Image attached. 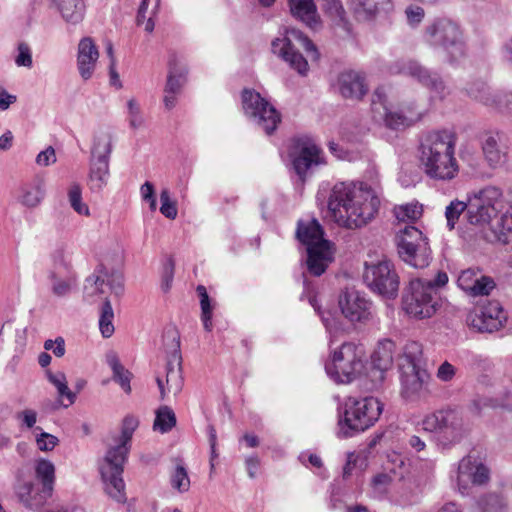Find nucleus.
Instances as JSON below:
<instances>
[{"label":"nucleus","mask_w":512,"mask_h":512,"mask_svg":"<svg viewBox=\"0 0 512 512\" xmlns=\"http://www.w3.org/2000/svg\"><path fill=\"white\" fill-rule=\"evenodd\" d=\"M62 19L69 25L81 23L85 16V3L83 0H53Z\"/></svg>","instance_id":"obj_32"},{"label":"nucleus","mask_w":512,"mask_h":512,"mask_svg":"<svg viewBox=\"0 0 512 512\" xmlns=\"http://www.w3.org/2000/svg\"><path fill=\"white\" fill-rule=\"evenodd\" d=\"M401 395L406 400H419L429 394V373L421 366L399 365Z\"/></svg>","instance_id":"obj_18"},{"label":"nucleus","mask_w":512,"mask_h":512,"mask_svg":"<svg viewBox=\"0 0 512 512\" xmlns=\"http://www.w3.org/2000/svg\"><path fill=\"white\" fill-rule=\"evenodd\" d=\"M380 200L374 190L362 182H338L330 192L327 217L347 229H358L371 222Z\"/></svg>","instance_id":"obj_1"},{"label":"nucleus","mask_w":512,"mask_h":512,"mask_svg":"<svg viewBox=\"0 0 512 512\" xmlns=\"http://www.w3.org/2000/svg\"><path fill=\"white\" fill-rule=\"evenodd\" d=\"M197 293L200 297L201 320L203 322L204 329L210 332L212 330V306L210 298L206 288L202 285L197 287Z\"/></svg>","instance_id":"obj_47"},{"label":"nucleus","mask_w":512,"mask_h":512,"mask_svg":"<svg viewBox=\"0 0 512 512\" xmlns=\"http://www.w3.org/2000/svg\"><path fill=\"white\" fill-rule=\"evenodd\" d=\"M383 412V404L375 397H349L339 409L336 435L349 438L372 427Z\"/></svg>","instance_id":"obj_5"},{"label":"nucleus","mask_w":512,"mask_h":512,"mask_svg":"<svg viewBox=\"0 0 512 512\" xmlns=\"http://www.w3.org/2000/svg\"><path fill=\"white\" fill-rule=\"evenodd\" d=\"M16 495L19 501L29 510H38L51 496L44 494V488L39 490L31 481L20 483L16 487Z\"/></svg>","instance_id":"obj_29"},{"label":"nucleus","mask_w":512,"mask_h":512,"mask_svg":"<svg viewBox=\"0 0 512 512\" xmlns=\"http://www.w3.org/2000/svg\"><path fill=\"white\" fill-rule=\"evenodd\" d=\"M321 317L330 335L329 354L324 366L325 373L336 384H351L365 373L367 363L365 349L355 341L338 344L334 336L339 330L338 322L330 313H323Z\"/></svg>","instance_id":"obj_2"},{"label":"nucleus","mask_w":512,"mask_h":512,"mask_svg":"<svg viewBox=\"0 0 512 512\" xmlns=\"http://www.w3.org/2000/svg\"><path fill=\"white\" fill-rule=\"evenodd\" d=\"M45 180L41 177L22 187L18 202L29 209L38 207L45 197Z\"/></svg>","instance_id":"obj_31"},{"label":"nucleus","mask_w":512,"mask_h":512,"mask_svg":"<svg viewBox=\"0 0 512 512\" xmlns=\"http://www.w3.org/2000/svg\"><path fill=\"white\" fill-rule=\"evenodd\" d=\"M109 285L116 294L123 291V277L118 271H109L104 265H99L94 272L86 278L84 296L88 301H94L104 293V286Z\"/></svg>","instance_id":"obj_19"},{"label":"nucleus","mask_w":512,"mask_h":512,"mask_svg":"<svg viewBox=\"0 0 512 512\" xmlns=\"http://www.w3.org/2000/svg\"><path fill=\"white\" fill-rule=\"evenodd\" d=\"M127 115L129 125L132 129L137 130L144 125V117L141 113L140 105L135 98L127 100Z\"/></svg>","instance_id":"obj_50"},{"label":"nucleus","mask_w":512,"mask_h":512,"mask_svg":"<svg viewBox=\"0 0 512 512\" xmlns=\"http://www.w3.org/2000/svg\"><path fill=\"white\" fill-rule=\"evenodd\" d=\"M424 42L433 48H442L448 62H457L467 54L464 33L460 25L448 18H439L426 26Z\"/></svg>","instance_id":"obj_7"},{"label":"nucleus","mask_w":512,"mask_h":512,"mask_svg":"<svg viewBox=\"0 0 512 512\" xmlns=\"http://www.w3.org/2000/svg\"><path fill=\"white\" fill-rule=\"evenodd\" d=\"M456 144L457 135L451 130H437L425 136L419 146V164L427 178L450 182L458 177Z\"/></svg>","instance_id":"obj_3"},{"label":"nucleus","mask_w":512,"mask_h":512,"mask_svg":"<svg viewBox=\"0 0 512 512\" xmlns=\"http://www.w3.org/2000/svg\"><path fill=\"white\" fill-rule=\"evenodd\" d=\"M373 108L382 114L384 124L391 129H404L419 121L423 113L413 102H405L394 106L387 102L382 89H377L373 94Z\"/></svg>","instance_id":"obj_13"},{"label":"nucleus","mask_w":512,"mask_h":512,"mask_svg":"<svg viewBox=\"0 0 512 512\" xmlns=\"http://www.w3.org/2000/svg\"><path fill=\"white\" fill-rule=\"evenodd\" d=\"M15 63L19 67H31L32 66V55L29 46L25 43L18 45V55L15 59Z\"/></svg>","instance_id":"obj_59"},{"label":"nucleus","mask_w":512,"mask_h":512,"mask_svg":"<svg viewBox=\"0 0 512 512\" xmlns=\"http://www.w3.org/2000/svg\"><path fill=\"white\" fill-rule=\"evenodd\" d=\"M402 308L415 319L432 317L437 309L436 290L430 280L413 279L402 298Z\"/></svg>","instance_id":"obj_11"},{"label":"nucleus","mask_w":512,"mask_h":512,"mask_svg":"<svg viewBox=\"0 0 512 512\" xmlns=\"http://www.w3.org/2000/svg\"><path fill=\"white\" fill-rule=\"evenodd\" d=\"M70 256L71 252L68 246L64 244L56 246L51 254V257L55 263L64 265L65 267H68L70 264Z\"/></svg>","instance_id":"obj_57"},{"label":"nucleus","mask_w":512,"mask_h":512,"mask_svg":"<svg viewBox=\"0 0 512 512\" xmlns=\"http://www.w3.org/2000/svg\"><path fill=\"white\" fill-rule=\"evenodd\" d=\"M156 382L162 400L178 395L183 387L180 356L176 352L174 361H169L166 366L165 376H157Z\"/></svg>","instance_id":"obj_24"},{"label":"nucleus","mask_w":512,"mask_h":512,"mask_svg":"<svg viewBox=\"0 0 512 512\" xmlns=\"http://www.w3.org/2000/svg\"><path fill=\"white\" fill-rule=\"evenodd\" d=\"M241 98L245 116L266 134H272L281 120L274 106L255 90H243Z\"/></svg>","instance_id":"obj_14"},{"label":"nucleus","mask_w":512,"mask_h":512,"mask_svg":"<svg viewBox=\"0 0 512 512\" xmlns=\"http://www.w3.org/2000/svg\"><path fill=\"white\" fill-rule=\"evenodd\" d=\"M501 198L502 191L496 186H485L467 196V221L471 225L479 226L484 236L493 226L491 219L496 213V205Z\"/></svg>","instance_id":"obj_9"},{"label":"nucleus","mask_w":512,"mask_h":512,"mask_svg":"<svg viewBox=\"0 0 512 512\" xmlns=\"http://www.w3.org/2000/svg\"><path fill=\"white\" fill-rule=\"evenodd\" d=\"M422 213V205L418 203H406L395 206L393 209L395 218L402 223H413L422 216Z\"/></svg>","instance_id":"obj_41"},{"label":"nucleus","mask_w":512,"mask_h":512,"mask_svg":"<svg viewBox=\"0 0 512 512\" xmlns=\"http://www.w3.org/2000/svg\"><path fill=\"white\" fill-rule=\"evenodd\" d=\"M481 151L487 165L492 169L502 167L507 161V151L500 143L499 133H488L481 141Z\"/></svg>","instance_id":"obj_27"},{"label":"nucleus","mask_w":512,"mask_h":512,"mask_svg":"<svg viewBox=\"0 0 512 512\" xmlns=\"http://www.w3.org/2000/svg\"><path fill=\"white\" fill-rule=\"evenodd\" d=\"M174 276V265L172 261H169L164 268L163 280H162V289L167 292L172 285Z\"/></svg>","instance_id":"obj_64"},{"label":"nucleus","mask_w":512,"mask_h":512,"mask_svg":"<svg viewBox=\"0 0 512 512\" xmlns=\"http://www.w3.org/2000/svg\"><path fill=\"white\" fill-rule=\"evenodd\" d=\"M400 258L411 267L422 269L431 261L428 238L415 226L407 225L396 234Z\"/></svg>","instance_id":"obj_10"},{"label":"nucleus","mask_w":512,"mask_h":512,"mask_svg":"<svg viewBox=\"0 0 512 512\" xmlns=\"http://www.w3.org/2000/svg\"><path fill=\"white\" fill-rule=\"evenodd\" d=\"M355 13L363 18H370L382 11L391 9V0H351Z\"/></svg>","instance_id":"obj_38"},{"label":"nucleus","mask_w":512,"mask_h":512,"mask_svg":"<svg viewBox=\"0 0 512 512\" xmlns=\"http://www.w3.org/2000/svg\"><path fill=\"white\" fill-rule=\"evenodd\" d=\"M470 97L504 115H512V91H494L485 83H474L468 89Z\"/></svg>","instance_id":"obj_20"},{"label":"nucleus","mask_w":512,"mask_h":512,"mask_svg":"<svg viewBox=\"0 0 512 512\" xmlns=\"http://www.w3.org/2000/svg\"><path fill=\"white\" fill-rule=\"evenodd\" d=\"M113 319H114L113 308L111 306L110 301L106 300L103 303L100 318H99V329H100L101 335L104 338H109L114 333L115 328L113 325Z\"/></svg>","instance_id":"obj_43"},{"label":"nucleus","mask_w":512,"mask_h":512,"mask_svg":"<svg viewBox=\"0 0 512 512\" xmlns=\"http://www.w3.org/2000/svg\"><path fill=\"white\" fill-rule=\"evenodd\" d=\"M464 211H466V213L468 212L466 202L457 199L451 201L446 207L445 217L450 230L454 229L456 222Z\"/></svg>","instance_id":"obj_49"},{"label":"nucleus","mask_w":512,"mask_h":512,"mask_svg":"<svg viewBox=\"0 0 512 512\" xmlns=\"http://www.w3.org/2000/svg\"><path fill=\"white\" fill-rule=\"evenodd\" d=\"M507 314L502 305L496 301H487L469 312L467 325L477 332L492 333L504 327Z\"/></svg>","instance_id":"obj_17"},{"label":"nucleus","mask_w":512,"mask_h":512,"mask_svg":"<svg viewBox=\"0 0 512 512\" xmlns=\"http://www.w3.org/2000/svg\"><path fill=\"white\" fill-rule=\"evenodd\" d=\"M456 375V368L448 361H444L436 371V377L442 382L451 381Z\"/></svg>","instance_id":"obj_60"},{"label":"nucleus","mask_w":512,"mask_h":512,"mask_svg":"<svg viewBox=\"0 0 512 512\" xmlns=\"http://www.w3.org/2000/svg\"><path fill=\"white\" fill-rule=\"evenodd\" d=\"M49 279L51 280L52 293L57 297L67 296L76 284L75 277L60 278L54 272L50 273Z\"/></svg>","instance_id":"obj_45"},{"label":"nucleus","mask_w":512,"mask_h":512,"mask_svg":"<svg viewBox=\"0 0 512 512\" xmlns=\"http://www.w3.org/2000/svg\"><path fill=\"white\" fill-rule=\"evenodd\" d=\"M504 501L497 495H486L480 498L473 507V512H503Z\"/></svg>","instance_id":"obj_44"},{"label":"nucleus","mask_w":512,"mask_h":512,"mask_svg":"<svg viewBox=\"0 0 512 512\" xmlns=\"http://www.w3.org/2000/svg\"><path fill=\"white\" fill-rule=\"evenodd\" d=\"M176 425V416L171 408L162 406L156 411L153 429L160 433L170 431Z\"/></svg>","instance_id":"obj_42"},{"label":"nucleus","mask_w":512,"mask_h":512,"mask_svg":"<svg viewBox=\"0 0 512 512\" xmlns=\"http://www.w3.org/2000/svg\"><path fill=\"white\" fill-rule=\"evenodd\" d=\"M424 431L437 435L444 444H455L466 435L467 427L463 416L456 410H439L426 415L421 421Z\"/></svg>","instance_id":"obj_12"},{"label":"nucleus","mask_w":512,"mask_h":512,"mask_svg":"<svg viewBox=\"0 0 512 512\" xmlns=\"http://www.w3.org/2000/svg\"><path fill=\"white\" fill-rule=\"evenodd\" d=\"M140 195L142 200L149 204L150 210L152 212L156 211L157 201L155 197V189L154 185L151 182L146 181L144 184L141 185Z\"/></svg>","instance_id":"obj_56"},{"label":"nucleus","mask_w":512,"mask_h":512,"mask_svg":"<svg viewBox=\"0 0 512 512\" xmlns=\"http://www.w3.org/2000/svg\"><path fill=\"white\" fill-rule=\"evenodd\" d=\"M110 176L109 160L90 159L88 186L93 192H100L108 184Z\"/></svg>","instance_id":"obj_36"},{"label":"nucleus","mask_w":512,"mask_h":512,"mask_svg":"<svg viewBox=\"0 0 512 512\" xmlns=\"http://www.w3.org/2000/svg\"><path fill=\"white\" fill-rule=\"evenodd\" d=\"M160 212L170 220H174L178 215L177 203L170 196L168 189H163L160 193Z\"/></svg>","instance_id":"obj_52"},{"label":"nucleus","mask_w":512,"mask_h":512,"mask_svg":"<svg viewBox=\"0 0 512 512\" xmlns=\"http://www.w3.org/2000/svg\"><path fill=\"white\" fill-rule=\"evenodd\" d=\"M139 421L133 416L124 418L118 444L110 448L100 463V474L106 494L118 503H125V483L122 478L123 465L129 452V443Z\"/></svg>","instance_id":"obj_4"},{"label":"nucleus","mask_w":512,"mask_h":512,"mask_svg":"<svg viewBox=\"0 0 512 512\" xmlns=\"http://www.w3.org/2000/svg\"><path fill=\"white\" fill-rule=\"evenodd\" d=\"M363 279L371 291L383 297L393 298L398 293L399 276L387 259L365 263Z\"/></svg>","instance_id":"obj_15"},{"label":"nucleus","mask_w":512,"mask_h":512,"mask_svg":"<svg viewBox=\"0 0 512 512\" xmlns=\"http://www.w3.org/2000/svg\"><path fill=\"white\" fill-rule=\"evenodd\" d=\"M490 472L483 460L474 454L464 456L457 464L454 483L462 495L469 494L474 486H481L489 481Z\"/></svg>","instance_id":"obj_16"},{"label":"nucleus","mask_w":512,"mask_h":512,"mask_svg":"<svg viewBox=\"0 0 512 512\" xmlns=\"http://www.w3.org/2000/svg\"><path fill=\"white\" fill-rule=\"evenodd\" d=\"M184 75L185 72L183 70L179 71L178 73L172 70L169 72L167 77V83L165 86V89L167 90L168 93H180L181 87L183 86L185 81Z\"/></svg>","instance_id":"obj_53"},{"label":"nucleus","mask_w":512,"mask_h":512,"mask_svg":"<svg viewBox=\"0 0 512 512\" xmlns=\"http://www.w3.org/2000/svg\"><path fill=\"white\" fill-rule=\"evenodd\" d=\"M324 157L321 149L315 144H305L293 159V167L300 177H305L309 171L324 164Z\"/></svg>","instance_id":"obj_28"},{"label":"nucleus","mask_w":512,"mask_h":512,"mask_svg":"<svg viewBox=\"0 0 512 512\" xmlns=\"http://www.w3.org/2000/svg\"><path fill=\"white\" fill-rule=\"evenodd\" d=\"M485 239L504 244L512 239V205L493 222L489 232L485 233Z\"/></svg>","instance_id":"obj_30"},{"label":"nucleus","mask_w":512,"mask_h":512,"mask_svg":"<svg viewBox=\"0 0 512 512\" xmlns=\"http://www.w3.org/2000/svg\"><path fill=\"white\" fill-rule=\"evenodd\" d=\"M106 361L113 372V380L116 381L127 394H129L131 392L130 381L132 374L120 363L115 352H109L106 355Z\"/></svg>","instance_id":"obj_39"},{"label":"nucleus","mask_w":512,"mask_h":512,"mask_svg":"<svg viewBox=\"0 0 512 512\" xmlns=\"http://www.w3.org/2000/svg\"><path fill=\"white\" fill-rule=\"evenodd\" d=\"M395 344L391 340L385 339L378 343L371 356L373 366L381 371H386L392 367L394 362Z\"/></svg>","instance_id":"obj_37"},{"label":"nucleus","mask_w":512,"mask_h":512,"mask_svg":"<svg viewBox=\"0 0 512 512\" xmlns=\"http://www.w3.org/2000/svg\"><path fill=\"white\" fill-rule=\"evenodd\" d=\"M402 71L417 78L440 99H443L449 93L448 87L438 75L430 73L427 69L414 61L405 63Z\"/></svg>","instance_id":"obj_25"},{"label":"nucleus","mask_w":512,"mask_h":512,"mask_svg":"<svg viewBox=\"0 0 512 512\" xmlns=\"http://www.w3.org/2000/svg\"><path fill=\"white\" fill-rule=\"evenodd\" d=\"M56 161V152L52 146H49L45 150L38 153L35 159L36 164L40 167H48L55 164Z\"/></svg>","instance_id":"obj_58"},{"label":"nucleus","mask_w":512,"mask_h":512,"mask_svg":"<svg viewBox=\"0 0 512 512\" xmlns=\"http://www.w3.org/2000/svg\"><path fill=\"white\" fill-rule=\"evenodd\" d=\"M391 482L392 478L390 475L386 473H380L372 478L371 487L375 494L382 495L388 490Z\"/></svg>","instance_id":"obj_55"},{"label":"nucleus","mask_w":512,"mask_h":512,"mask_svg":"<svg viewBox=\"0 0 512 512\" xmlns=\"http://www.w3.org/2000/svg\"><path fill=\"white\" fill-rule=\"evenodd\" d=\"M458 287L472 297L487 296L495 288L494 280L480 270L469 268L463 270L457 279Z\"/></svg>","instance_id":"obj_21"},{"label":"nucleus","mask_w":512,"mask_h":512,"mask_svg":"<svg viewBox=\"0 0 512 512\" xmlns=\"http://www.w3.org/2000/svg\"><path fill=\"white\" fill-rule=\"evenodd\" d=\"M300 48L313 57H318L317 49L313 43L301 31L295 28L287 29L283 38H277L272 42V52L281 57L300 75L305 76L308 73L309 65L299 52Z\"/></svg>","instance_id":"obj_8"},{"label":"nucleus","mask_w":512,"mask_h":512,"mask_svg":"<svg viewBox=\"0 0 512 512\" xmlns=\"http://www.w3.org/2000/svg\"><path fill=\"white\" fill-rule=\"evenodd\" d=\"M337 85L339 93L350 100H361L368 91L363 76L356 71L341 73Z\"/></svg>","instance_id":"obj_26"},{"label":"nucleus","mask_w":512,"mask_h":512,"mask_svg":"<svg viewBox=\"0 0 512 512\" xmlns=\"http://www.w3.org/2000/svg\"><path fill=\"white\" fill-rule=\"evenodd\" d=\"M99 50L91 37H83L77 46V69L84 81L92 78L99 59Z\"/></svg>","instance_id":"obj_23"},{"label":"nucleus","mask_w":512,"mask_h":512,"mask_svg":"<svg viewBox=\"0 0 512 512\" xmlns=\"http://www.w3.org/2000/svg\"><path fill=\"white\" fill-rule=\"evenodd\" d=\"M17 419L22 426L31 429L37 422V412L33 409H24L17 414Z\"/></svg>","instance_id":"obj_61"},{"label":"nucleus","mask_w":512,"mask_h":512,"mask_svg":"<svg viewBox=\"0 0 512 512\" xmlns=\"http://www.w3.org/2000/svg\"><path fill=\"white\" fill-rule=\"evenodd\" d=\"M113 133L108 128H101L94 132L91 146L92 160H109L112 152Z\"/></svg>","instance_id":"obj_34"},{"label":"nucleus","mask_w":512,"mask_h":512,"mask_svg":"<svg viewBox=\"0 0 512 512\" xmlns=\"http://www.w3.org/2000/svg\"><path fill=\"white\" fill-rule=\"evenodd\" d=\"M422 346L420 343L408 342L403 349L400 365L420 366Z\"/></svg>","instance_id":"obj_48"},{"label":"nucleus","mask_w":512,"mask_h":512,"mask_svg":"<svg viewBox=\"0 0 512 512\" xmlns=\"http://www.w3.org/2000/svg\"><path fill=\"white\" fill-rule=\"evenodd\" d=\"M171 485L180 493L187 492L190 488V478L186 468L182 465H177L171 476Z\"/></svg>","instance_id":"obj_51"},{"label":"nucleus","mask_w":512,"mask_h":512,"mask_svg":"<svg viewBox=\"0 0 512 512\" xmlns=\"http://www.w3.org/2000/svg\"><path fill=\"white\" fill-rule=\"evenodd\" d=\"M45 375L48 381L56 388L57 396L61 405L65 408L73 405L76 401V393L68 387L67 377L64 372L46 370Z\"/></svg>","instance_id":"obj_35"},{"label":"nucleus","mask_w":512,"mask_h":512,"mask_svg":"<svg viewBox=\"0 0 512 512\" xmlns=\"http://www.w3.org/2000/svg\"><path fill=\"white\" fill-rule=\"evenodd\" d=\"M499 58L504 64L512 68V37L501 45Z\"/></svg>","instance_id":"obj_63"},{"label":"nucleus","mask_w":512,"mask_h":512,"mask_svg":"<svg viewBox=\"0 0 512 512\" xmlns=\"http://www.w3.org/2000/svg\"><path fill=\"white\" fill-rule=\"evenodd\" d=\"M291 14L309 27L319 23V15L314 0H288Z\"/></svg>","instance_id":"obj_33"},{"label":"nucleus","mask_w":512,"mask_h":512,"mask_svg":"<svg viewBox=\"0 0 512 512\" xmlns=\"http://www.w3.org/2000/svg\"><path fill=\"white\" fill-rule=\"evenodd\" d=\"M297 239L307 249V269L314 276L322 275L333 261L334 249L330 241L324 239V232L315 219L299 221Z\"/></svg>","instance_id":"obj_6"},{"label":"nucleus","mask_w":512,"mask_h":512,"mask_svg":"<svg viewBox=\"0 0 512 512\" xmlns=\"http://www.w3.org/2000/svg\"><path fill=\"white\" fill-rule=\"evenodd\" d=\"M68 199L71 207L76 213L83 216H89L90 210L82 200V188L78 183H72L68 190Z\"/></svg>","instance_id":"obj_46"},{"label":"nucleus","mask_w":512,"mask_h":512,"mask_svg":"<svg viewBox=\"0 0 512 512\" xmlns=\"http://www.w3.org/2000/svg\"><path fill=\"white\" fill-rule=\"evenodd\" d=\"M36 478L42 483L44 494L51 495L55 481V466L48 459H39L35 464Z\"/></svg>","instance_id":"obj_40"},{"label":"nucleus","mask_w":512,"mask_h":512,"mask_svg":"<svg viewBox=\"0 0 512 512\" xmlns=\"http://www.w3.org/2000/svg\"><path fill=\"white\" fill-rule=\"evenodd\" d=\"M58 442V438L50 433L41 432L36 436L37 448L43 452L52 451Z\"/></svg>","instance_id":"obj_54"},{"label":"nucleus","mask_w":512,"mask_h":512,"mask_svg":"<svg viewBox=\"0 0 512 512\" xmlns=\"http://www.w3.org/2000/svg\"><path fill=\"white\" fill-rule=\"evenodd\" d=\"M46 350H52L55 356L62 357L65 354V341L62 337H57L55 340L48 339L44 342Z\"/></svg>","instance_id":"obj_62"},{"label":"nucleus","mask_w":512,"mask_h":512,"mask_svg":"<svg viewBox=\"0 0 512 512\" xmlns=\"http://www.w3.org/2000/svg\"><path fill=\"white\" fill-rule=\"evenodd\" d=\"M342 314L351 322H358L369 316L370 302L360 292L349 289L339 297Z\"/></svg>","instance_id":"obj_22"}]
</instances>
